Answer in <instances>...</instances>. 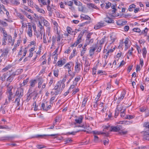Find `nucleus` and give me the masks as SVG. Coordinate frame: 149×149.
<instances>
[{"label":"nucleus","instance_id":"obj_46","mask_svg":"<svg viewBox=\"0 0 149 149\" xmlns=\"http://www.w3.org/2000/svg\"><path fill=\"white\" fill-rule=\"evenodd\" d=\"M59 72V70L58 69H56L54 70V75L56 77H58V73Z\"/></svg>","mask_w":149,"mask_h":149},{"label":"nucleus","instance_id":"obj_49","mask_svg":"<svg viewBox=\"0 0 149 149\" xmlns=\"http://www.w3.org/2000/svg\"><path fill=\"white\" fill-rule=\"evenodd\" d=\"M33 106L34 108V110L35 111H36L38 110V106H37L36 105V101H35L33 103Z\"/></svg>","mask_w":149,"mask_h":149},{"label":"nucleus","instance_id":"obj_32","mask_svg":"<svg viewBox=\"0 0 149 149\" xmlns=\"http://www.w3.org/2000/svg\"><path fill=\"white\" fill-rule=\"evenodd\" d=\"M27 34L30 37L32 36V27L31 26H29V27Z\"/></svg>","mask_w":149,"mask_h":149},{"label":"nucleus","instance_id":"obj_1","mask_svg":"<svg viewBox=\"0 0 149 149\" xmlns=\"http://www.w3.org/2000/svg\"><path fill=\"white\" fill-rule=\"evenodd\" d=\"M65 87V84L61 81H59L53 89L54 91H51V94L56 95L60 94Z\"/></svg>","mask_w":149,"mask_h":149},{"label":"nucleus","instance_id":"obj_48","mask_svg":"<svg viewBox=\"0 0 149 149\" xmlns=\"http://www.w3.org/2000/svg\"><path fill=\"white\" fill-rule=\"evenodd\" d=\"M110 40L109 41V44H111L113 43L115 41V38H114L112 37V36H110Z\"/></svg>","mask_w":149,"mask_h":149},{"label":"nucleus","instance_id":"obj_30","mask_svg":"<svg viewBox=\"0 0 149 149\" xmlns=\"http://www.w3.org/2000/svg\"><path fill=\"white\" fill-rule=\"evenodd\" d=\"M14 77V75H10L9 76L7 79L6 80L7 82L10 84L13 80Z\"/></svg>","mask_w":149,"mask_h":149},{"label":"nucleus","instance_id":"obj_62","mask_svg":"<svg viewBox=\"0 0 149 149\" xmlns=\"http://www.w3.org/2000/svg\"><path fill=\"white\" fill-rule=\"evenodd\" d=\"M148 116H149V109L148 108L145 112V116L147 117Z\"/></svg>","mask_w":149,"mask_h":149},{"label":"nucleus","instance_id":"obj_17","mask_svg":"<svg viewBox=\"0 0 149 149\" xmlns=\"http://www.w3.org/2000/svg\"><path fill=\"white\" fill-rule=\"evenodd\" d=\"M81 18L83 19L86 20H91V18L88 15L81 14L80 15Z\"/></svg>","mask_w":149,"mask_h":149},{"label":"nucleus","instance_id":"obj_6","mask_svg":"<svg viewBox=\"0 0 149 149\" xmlns=\"http://www.w3.org/2000/svg\"><path fill=\"white\" fill-rule=\"evenodd\" d=\"M97 45H93L90 47L89 51V54L90 56H92L94 54V52L97 49Z\"/></svg>","mask_w":149,"mask_h":149},{"label":"nucleus","instance_id":"obj_53","mask_svg":"<svg viewBox=\"0 0 149 149\" xmlns=\"http://www.w3.org/2000/svg\"><path fill=\"white\" fill-rule=\"evenodd\" d=\"M59 45L58 47L55 50V51L53 53L52 55L53 56H55L57 54L58 51V49L59 48Z\"/></svg>","mask_w":149,"mask_h":149},{"label":"nucleus","instance_id":"obj_13","mask_svg":"<svg viewBox=\"0 0 149 149\" xmlns=\"http://www.w3.org/2000/svg\"><path fill=\"white\" fill-rule=\"evenodd\" d=\"M116 109L120 112H124L125 110V107L122 104H118L117 105Z\"/></svg>","mask_w":149,"mask_h":149},{"label":"nucleus","instance_id":"obj_39","mask_svg":"<svg viewBox=\"0 0 149 149\" xmlns=\"http://www.w3.org/2000/svg\"><path fill=\"white\" fill-rule=\"evenodd\" d=\"M93 41V38H91L90 39H86V44H88V45L92 44Z\"/></svg>","mask_w":149,"mask_h":149},{"label":"nucleus","instance_id":"obj_12","mask_svg":"<svg viewBox=\"0 0 149 149\" xmlns=\"http://www.w3.org/2000/svg\"><path fill=\"white\" fill-rule=\"evenodd\" d=\"M125 92L124 91H123L122 92L120 96L118 97L117 99V103H119L123 99V98L125 97Z\"/></svg>","mask_w":149,"mask_h":149},{"label":"nucleus","instance_id":"obj_57","mask_svg":"<svg viewBox=\"0 0 149 149\" xmlns=\"http://www.w3.org/2000/svg\"><path fill=\"white\" fill-rule=\"evenodd\" d=\"M134 116L132 115H127L126 116V118L128 119H131L134 118Z\"/></svg>","mask_w":149,"mask_h":149},{"label":"nucleus","instance_id":"obj_23","mask_svg":"<svg viewBox=\"0 0 149 149\" xmlns=\"http://www.w3.org/2000/svg\"><path fill=\"white\" fill-rule=\"evenodd\" d=\"M13 138H14L13 136H6L1 137L0 140H9Z\"/></svg>","mask_w":149,"mask_h":149},{"label":"nucleus","instance_id":"obj_21","mask_svg":"<svg viewBox=\"0 0 149 149\" xmlns=\"http://www.w3.org/2000/svg\"><path fill=\"white\" fill-rule=\"evenodd\" d=\"M94 134H102L104 136H108L109 134V133L108 132H99L97 131H94L93 132Z\"/></svg>","mask_w":149,"mask_h":149},{"label":"nucleus","instance_id":"obj_28","mask_svg":"<svg viewBox=\"0 0 149 149\" xmlns=\"http://www.w3.org/2000/svg\"><path fill=\"white\" fill-rule=\"evenodd\" d=\"M129 38H126L124 42V43H125V50H127V49L129 47V46L128 45V43L129 42Z\"/></svg>","mask_w":149,"mask_h":149},{"label":"nucleus","instance_id":"obj_37","mask_svg":"<svg viewBox=\"0 0 149 149\" xmlns=\"http://www.w3.org/2000/svg\"><path fill=\"white\" fill-rule=\"evenodd\" d=\"M89 8H92L97 10L98 9V8L93 3H90L88 4Z\"/></svg>","mask_w":149,"mask_h":149},{"label":"nucleus","instance_id":"obj_25","mask_svg":"<svg viewBox=\"0 0 149 149\" xmlns=\"http://www.w3.org/2000/svg\"><path fill=\"white\" fill-rule=\"evenodd\" d=\"M35 8L36 10L39 13L44 14L45 13V11L42 9L40 8L37 6H36Z\"/></svg>","mask_w":149,"mask_h":149},{"label":"nucleus","instance_id":"obj_19","mask_svg":"<svg viewBox=\"0 0 149 149\" xmlns=\"http://www.w3.org/2000/svg\"><path fill=\"white\" fill-rule=\"evenodd\" d=\"M47 9L48 11H49V14L50 16L52 15V13H53L55 9L54 8H51L49 5H47Z\"/></svg>","mask_w":149,"mask_h":149},{"label":"nucleus","instance_id":"obj_40","mask_svg":"<svg viewBox=\"0 0 149 149\" xmlns=\"http://www.w3.org/2000/svg\"><path fill=\"white\" fill-rule=\"evenodd\" d=\"M76 50L75 49H73L72 52L71 54L69 57L70 59H72L73 57L75 56L76 54Z\"/></svg>","mask_w":149,"mask_h":149},{"label":"nucleus","instance_id":"obj_24","mask_svg":"<svg viewBox=\"0 0 149 149\" xmlns=\"http://www.w3.org/2000/svg\"><path fill=\"white\" fill-rule=\"evenodd\" d=\"M56 135V134H51L50 135H46V134H43L42 135H37L36 136V137L38 138L40 137L41 138H44L45 136H55Z\"/></svg>","mask_w":149,"mask_h":149},{"label":"nucleus","instance_id":"obj_35","mask_svg":"<svg viewBox=\"0 0 149 149\" xmlns=\"http://www.w3.org/2000/svg\"><path fill=\"white\" fill-rule=\"evenodd\" d=\"M142 55L144 58H146L147 54V50L145 47H143L142 50Z\"/></svg>","mask_w":149,"mask_h":149},{"label":"nucleus","instance_id":"obj_55","mask_svg":"<svg viewBox=\"0 0 149 149\" xmlns=\"http://www.w3.org/2000/svg\"><path fill=\"white\" fill-rule=\"evenodd\" d=\"M143 125L146 128L149 129V122L144 123Z\"/></svg>","mask_w":149,"mask_h":149},{"label":"nucleus","instance_id":"obj_52","mask_svg":"<svg viewBox=\"0 0 149 149\" xmlns=\"http://www.w3.org/2000/svg\"><path fill=\"white\" fill-rule=\"evenodd\" d=\"M39 3H42L44 5H47V3L45 0H38Z\"/></svg>","mask_w":149,"mask_h":149},{"label":"nucleus","instance_id":"obj_59","mask_svg":"<svg viewBox=\"0 0 149 149\" xmlns=\"http://www.w3.org/2000/svg\"><path fill=\"white\" fill-rule=\"evenodd\" d=\"M72 141V140H71V139L70 138H66L64 140V141L65 142V143H68L69 142Z\"/></svg>","mask_w":149,"mask_h":149},{"label":"nucleus","instance_id":"obj_36","mask_svg":"<svg viewBox=\"0 0 149 149\" xmlns=\"http://www.w3.org/2000/svg\"><path fill=\"white\" fill-rule=\"evenodd\" d=\"M87 98H84L82 102V104L81 105V107H84L85 106L87 102Z\"/></svg>","mask_w":149,"mask_h":149},{"label":"nucleus","instance_id":"obj_43","mask_svg":"<svg viewBox=\"0 0 149 149\" xmlns=\"http://www.w3.org/2000/svg\"><path fill=\"white\" fill-rule=\"evenodd\" d=\"M67 30L68 33H69L70 34L73 35V33H71L72 31V30L70 27H67Z\"/></svg>","mask_w":149,"mask_h":149},{"label":"nucleus","instance_id":"obj_31","mask_svg":"<svg viewBox=\"0 0 149 149\" xmlns=\"http://www.w3.org/2000/svg\"><path fill=\"white\" fill-rule=\"evenodd\" d=\"M8 76V75L7 73H4L3 74L2 77H0V79H1L3 81H4Z\"/></svg>","mask_w":149,"mask_h":149},{"label":"nucleus","instance_id":"obj_10","mask_svg":"<svg viewBox=\"0 0 149 149\" xmlns=\"http://www.w3.org/2000/svg\"><path fill=\"white\" fill-rule=\"evenodd\" d=\"M143 139L144 140L149 141V131H143Z\"/></svg>","mask_w":149,"mask_h":149},{"label":"nucleus","instance_id":"obj_60","mask_svg":"<svg viewBox=\"0 0 149 149\" xmlns=\"http://www.w3.org/2000/svg\"><path fill=\"white\" fill-rule=\"evenodd\" d=\"M12 3L15 5H17L20 4L19 2L16 0L13 1Z\"/></svg>","mask_w":149,"mask_h":149},{"label":"nucleus","instance_id":"obj_33","mask_svg":"<svg viewBox=\"0 0 149 149\" xmlns=\"http://www.w3.org/2000/svg\"><path fill=\"white\" fill-rule=\"evenodd\" d=\"M21 97H18L15 100V103L17 107H18L20 104L19 102Z\"/></svg>","mask_w":149,"mask_h":149},{"label":"nucleus","instance_id":"obj_45","mask_svg":"<svg viewBox=\"0 0 149 149\" xmlns=\"http://www.w3.org/2000/svg\"><path fill=\"white\" fill-rule=\"evenodd\" d=\"M79 90V89L78 88H77L76 89L75 88V89H73L72 91V95H74L77 92H78Z\"/></svg>","mask_w":149,"mask_h":149},{"label":"nucleus","instance_id":"obj_38","mask_svg":"<svg viewBox=\"0 0 149 149\" xmlns=\"http://www.w3.org/2000/svg\"><path fill=\"white\" fill-rule=\"evenodd\" d=\"M148 108V107L146 106L140 108V110L141 112H145Z\"/></svg>","mask_w":149,"mask_h":149},{"label":"nucleus","instance_id":"obj_26","mask_svg":"<svg viewBox=\"0 0 149 149\" xmlns=\"http://www.w3.org/2000/svg\"><path fill=\"white\" fill-rule=\"evenodd\" d=\"M37 83L36 81V80L34 79L33 80H31L30 81V88H32V87H33L35 86V85Z\"/></svg>","mask_w":149,"mask_h":149},{"label":"nucleus","instance_id":"obj_27","mask_svg":"<svg viewBox=\"0 0 149 149\" xmlns=\"http://www.w3.org/2000/svg\"><path fill=\"white\" fill-rule=\"evenodd\" d=\"M8 36H3L2 38V45H5L6 44V41Z\"/></svg>","mask_w":149,"mask_h":149},{"label":"nucleus","instance_id":"obj_34","mask_svg":"<svg viewBox=\"0 0 149 149\" xmlns=\"http://www.w3.org/2000/svg\"><path fill=\"white\" fill-rule=\"evenodd\" d=\"M73 0L72 1H67L65 2V4L66 5H67L69 6H71L73 4Z\"/></svg>","mask_w":149,"mask_h":149},{"label":"nucleus","instance_id":"obj_7","mask_svg":"<svg viewBox=\"0 0 149 149\" xmlns=\"http://www.w3.org/2000/svg\"><path fill=\"white\" fill-rule=\"evenodd\" d=\"M66 62V60L65 58H63L59 60L56 64V66H58L59 67L62 66Z\"/></svg>","mask_w":149,"mask_h":149},{"label":"nucleus","instance_id":"obj_22","mask_svg":"<svg viewBox=\"0 0 149 149\" xmlns=\"http://www.w3.org/2000/svg\"><path fill=\"white\" fill-rule=\"evenodd\" d=\"M7 87L8 91L6 92L7 94H10V95H12L13 93L11 91V90L13 88V86H12L8 85Z\"/></svg>","mask_w":149,"mask_h":149},{"label":"nucleus","instance_id":"obj_42","mask_svg":"<svg viewBox=\"0 0 149 149\" xmlns=\"http://www.w3.org/2000/svg\"><path fill=\"white\" fill-rule=\"evenodd\" d=\"M101 91H100L98 94L97 97L95 98V100L96 101V102H97L98 101V100L100 98V97L101 96Z\"/></svg>","mask_w":149,"mask_h":149},{"label":"nucleus","instance_id":"obj_14","mask_svg":"<svg viewBox=\"0 0 149 149\" xmlns=\"http://www.w3.org/2000/svg\"><path fill=\"white\" fill-rule=\"evenodd\" d=\"M83 118V116H79L75 120V123H74V124H76V123L81 124L82 122Z\"/></svg>","mask_w":149,"mask_h":149},{"label":"nucleus","instance_id":"obj_11","mask_svg":"<svg viewBox=\"0 0 149 149\" xmlns=\"http://www.w3.org/2000/svg\"><path fill=\"white\" fill-rule=\"evenodd\" d=\"M76 65L74 67L75 72L77 73H78L80 71L81 69L80 67L81 65L82 66V65L78 62H76Z\"/></svg>","mask_w":149,"mask_h":149},{"label":"nucleus","instance_id":"obj_50","mask_svg":"<svg viewBox=\"0 0 149 149\" xmlns=\"http://www.w3.org/2000/svg\"><path fill=\"white\" fill-rule=\"evenodd\" d=\"M119 133L121 135H124L127 133V131H123V130H122L119 132Z\"/></svg>","mask_w":149,"mask_h":149},{"label":"nucleus","instance_id":"obj_4","mask_svg":"<svg viewBox=\"0 0 149 149\" xmlns=\"http://www.w3.org/2000/svg\"><path fill=\"white\" fill-rule=\"evenodd\" d=\"M24 94V89L22 87L18 88L16 91L15 95H17L18 97H21Z\"/></svg>","mask_w":149,"mask_h":149},{"label":"nucleus","instance_id":"obj_2","mask_svg":"<svg viewBox=\"0 0 149 149\" xmlns=\"http://www.w3.org/2000/svg\"><path fill=\"white\" fill-rule=\"evenodd\" d=\"M32 91V88H29L27 94V98L26 100H30L33 96H37L38 93L36 91H34L33 92Z\"/></svg>","mask_w":149,"mask_h":149},{"label":"nucleus","instance_id":"obj_64","mask_svg":"<svg viewBox=\"0 0 149 149\" xmlns=\"http://www.w3.org/2000/svg\"><path fill=\"white\" fill-rule=\"evenodd\" d=\"M105 38H102V39L100 40L99 42V43L100 44V45L104 44V41H105Z\"/></svg>","mask_w":149,"mask_h":149},{"label":"nucleus","instance_id":"obj_61","mask_svg":"<svg viewBox=\"0 0 149 149\" xmlns=\"http://www.w3.org/2000/svg\"><path fill=\"white\" fill-rule=\"evenodd\" d=\"M133 31L136 32H140L141 31V30L140 29H139L138 28H134L133 29Z\"/></svg>","mask_w":149,"mask_h":149},{"label":"nucleus","instance_id":"obj_44","mask_svg":"<svg viewBox=\"0 0 149 149\" xmlns=\"http://www.w3.org/2000/svg\"><path fill=\"white\" fill-rule=\"evenodd\" d=\"M148 29L147 28H145L141 32V34H144L145 36H146L148 31Z\"/></svg>","mask_w":149,"mask_h":149},{"label":"nucleus","instance_id":"obj_16","mask_svg":"<svg viewBox=\"0 0 149 149\" xmlns=\"http://www.w3.org/2000/svg\"><path fill=\"white\" fill-rule=\"evenodd\" d=\"M104 21L106 22L109 23H113L114 22V21L113 20L112 18L108 17L104 18Z\"/></svg>","mask_w":149,"mask_h":149},{"label":"nucleus","instance_id":"obj_47","mask_svg":"<svg viewBox=\"0 0 149 149\" xmlns=\"http://www.w3.org/2000/svg\"><path fill=\"white\" fill-rule=\"evenodd\" d=\"M19 44H20V41L19 40H18L17 41V44L16 45H14V47L13 49V51H15L16 49V48L17 47L19 46Z\"/></svg>","mask_w":149,"mask_h":149},{"label":"nucleus","instance_id":"obj_9","mask_svg":"<svg viewBox=\"0 0 149 149\" xmlns=\"http://www.w3.org/2000/svg\"><path fill=\"white\" fill-rule=\"evenodd\" d=\"M105 26V24L104 23L101 21L98 23L95 26L94 28L95 29H97L100 28L101 27L104 26Z\"/></svg>","mask_w":149,"mask_h":149},{"label":"nucleus","instance_id":"obj_54","mask_svg":"<svg viewBox=\"0 0 149 149\" xmlns=\"http://www.w3.org/2000/svg\"><path fill=\"white\" fill-rule=\"evenodd\" d=\"M80 130H79L76 131H73L71 132H68V134H72L73 135H74L76 133L79 132Z\"/></svg>","mask_w":149,"mask_h":149},{"label":"nucleus","instance_id":"obj_51","mask_svg":"<svg viewBox=\"0 0 149 149\" xmlns=\"http://www.w3.org/2000/svg\"><path fill=\"white\" fill-rule=\"evenodd\" d=\"M54 11H55V13L56 16L57 17L61 18V15L60 14L58 11L57 10H56L55 9V10Z\"/></svg>","mask_w":149,"mask_h":149},{"label":"nucleus","instance_id":"obj_3","mask_svg":"<svg viewBox=\"0 0 149 149\" xmlns=\"http://www.w3.org/2000/svg\"><path fill=\"white\" fill-rule=\"evenodd\" d=\"M84 31L81 32L80 33H79L78 35L76 41L74 43V44H72L71 45V47H76L78 44L81 42L82 40V38L84 35Z\"/></svg>","mask_w":149,"mask_h":149},{"label":"nucleus","instance_id":"obj_5","mask_svg":"<svg viewBox=\"0 0 149 149\" xmlns=\"http://www.w3.org/2000/svg\"><path fill=\"white\" fill-rule=\"evenodd\" d=\"M122 129V127L121 125H118L115 126H112L111 127L109 131H110L116 132Z\"/></svg>","mask_w":149,"mask_h":149},{"label":"nucleus","instance_id":"obj_56","mask_svg":"<svg viewBox=\"0 0 149 149\" xmlns=\"http://www.w3.org/2000/svg\"><path fill=\"white\" fill-rule=\"evenodd\" d=\"M84 65V66L89 67L90 65V64L89 63V61L88 60H85Z\"/></svg>","mask_w":149,"mask_h":149},{"label":"nucleus","instance_id":"obj_18","mask_svg":"<svg viewBox=\"0 0 149 149\" xmlns=\"http://www.w3.org/2000/svg\"><path fill=\"white\" fill-rule=\"evenodd\" d=\"M0 31L2 33L3 36H8L7 32L5 30V28L0 26Z\"/></svg>","mask_w":149,"mask_h":149},{"label":"nucleus","instance_id":"obj_58","mask_svg":"<svg viewBox=\"0 0 149 149\" xmlns=\"http://www.w3.org/2000/svg\"><path fill=\"white\" fill-rule=\"evenodd\" d=\"M78 10L79 11L83 12L84 11V7L82 6H80L78 8Z\"/></svg>","mask_w":149,"mask_h":149},{"label":"nucleus","instance_id":"obj_63","mask_svg":"<svg viewBox=\"0 0 149 149\" xmlns=\"http://www.w3.org/2000/svg\"><path fill=\"white\" fill-rule=\"evenodd\" d=\"M80 79V76H78L76 77L75 78L74 81L75 82H77L79 81Z\"/></svg>","mask_w":149,"mask_h":149},{"label":"nucleus","instance_id":"obj_20","mask_svg":"<svg viewBox=\"0 0 149 149\" xmlns=\"http://www.w3.org/2000/svg\"><path fill=\"white\" fill-rule=\"evenodd\" d=\"M73 65V63L72 62H70L67 63L64 66V68H67L69 69H70L72 66Z\"/></svg>","mask_w":149,"mask_h":149},{"label":"nucleus","instance_id":"obj_29","mask_svg":"<svg viewBox=\"0 0 149 149\" xmlns=\"http://www.w3.org/2000/svg\"><path fill=\"white\" fill-rule=\"evenodd\" d=\"M77 82H75L74 81L72 84L70 86V87L69 88V91H71V90L72 89H73L74 88H76V87L77 85Z\"/></svg>","mask_w":149,"mask_h":149},{"label":"nucleus","instance_id":"obj_15","mask_svg":"<svg viewBox=\"0 0 149 149\" xmlns=\"http://www.w3.org/2000/svg\"><path fill=\"white\" fill-rule=\"evenodd\" d=\"M1 8H2V9L6 12L8 11L7 10L6 8L4 5L2 4H0V15L2 14H5L3 11L1 9Z\"/></svg>","mask_w":149,"mask_h":149},{"label":"nucleus","instance_id":"obj_8","mask_svg":"<svg viewBox=\"0 0 149 149\" xmlns=\"http://www.w3.org/2000/svg\"><path fill=\"white\" fill-rule=\"evenodd\" d=\"M41 107L43 110L47 111L51 109L52 106L51 105L48 106L47 102H46V103H42Z\"/></svg>","mask_w":149,"mask_h":149},{"label":"nucleus","instance_id":"obj_41","mask_svg":"<svg viewBox=\"0 0 149 149\" xmlns=\"http://www.w3.org/2000/svg\"><path fill=\"white\" fill-rule=\"evenodd\" d=\"M0 24H1L3 26L6 27L8 26V24L3 21L0 20Z\"/></svg>","mask_w":149,"mask_h":149}]
</instances>
